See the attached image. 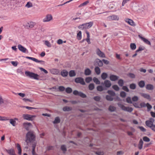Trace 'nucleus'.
I'll return each instance as SVG.
<instances>
[{
  "label": "nucleus",
  "instance_id": "nucleus-1",
  "mask_svg": "<svg viewBox=\"0 0 155 155\" xmlns=\"http://www.w3.org/2000/svg\"><path fill=\"white\" fill-rule=\"evenodd\" d=\"M35 136L33 131L28 132L26 134L25 142L28 144V143H31L35 141Z\"/></svg>",
  "mask_w": 155,
  "mask_h": 155
},
{
  "label": "nucleus",
  "instance_id": "nucleus-2",
  "mask_svg": "<svg viewBox=\"0 0 155 155\" xmlns=\"http://www.w3.org/2000/svg\"><path fill=\"white\" fill-rule=\"evenodd\" d=\"M25 75L30 78H33L35 80H39L41 79L39 78V76L35 74L34 73L31 72L30 71H26L25 72Z\"/></svg>",
  "mask_w": 155,
  "mask_h": 155
},
{
  "label": "nucleus",
  "instance_id": "nucleus-3",
  "mask_svg": "<svg viewBox=\"0 0 155 155\" xmlns=\"http://www.w3.org/2000/svg\"><path fill=\"white\" fill-rule=\"evenodd\" d=\"M118 106L121 108L122 110L124 111L131 112L133 110V109L132 108L125 107L123 104L120 103H118Z\"/></svg>",
  "mask_w": 155,
  "mask_h": 155
},
{
  "label": "nucleus",
  "instance_id": "nucleus-4",
  "mask_svg": "<svg viewBox=\"0 0 155 155\" xmlns=\"http://www.w3.org/2000/svg\"><path fill=\"white\" fill-rule=\"evenodd\" d=\"M53 19V17L51 14H48L43 19L44 22H49Z\"/></svg>",
  "mask_w": 155,
  "mask_h": 155
},
{
  "label": "nucleus",
  "instance_id": "nucleus-5",
  "mask_svg": "<svg viewBox=\"0 0 155 155\" xmlns=\"http://www.w3.org/2000/svg\"><path fill=\"white\" fill-rule=\"evenodd\" d=\"M107 18V20L109 21H118L119 19L118 16L114 15L109 16Z\"/></svg>",
  "mask_w": 155,
  "mask_h": 155
},
{
  "label": "nucleus",
  "instance_id": "nucleus-6",
  "mask_svg": "<svg viewBox=\"0 0 155 155\" xmlns=\"http://www.w3.org/2000/svg\"><path fill=\"white\" fill-rule=\"evenodd\" d=\"M75 82L77 83H80L81 84L84 85L85 84L84 79L81 77H78L75 79Z\"/></svg>",
  "mask_w": 155,
  "mask_h": 155
},
{
  "label": "nucleus",
  "instance_id": "nucleus-7",
  "mask_svg": "<svg viewBox=\"0 0 155 155\" xmlns=\"http://www.w3.org/2000/svg\"><path fill=\"white\" fill-rule=\"evenodd\" d=\"M36 117L35 115H32L28 114H24L23 115V117L25 119L29 120H32V118Z\"/></svg>",
  "mask_w": 155,
  "mask_h": 155
},
{
  "label": "nucleus",
  "instance_id": "nucleus-8",
  "mask_svg": "<svg viewBox=\"0 0 155 155\" xmlns=\"http://www.w3.org/2000/svg\"><path fill=\"white\" fill-rule=\"evenodd\" d=\"M73 94L75 95H79L82 98H85L86 97V95L82 92H79L77 90L74 91Z\"/></svg>",
  "mask_w": 155,
  "mask_h": 155
},
{
  "label": "nucleus",
  "instance_id": "nucleus-9",
  "mask_svg": "<svg viewBox=\"0 0 155 155\" xmlns=\"http://www.w3.org/2000/svg\"><path fill=\"white\" fill-rule=\"evenodd\" d=\"M154 120L151 118L150 120L146 121L145 124L148 127L150 128L153 125Z\"/></svg>",
  "mask_w": 155,
  "mask_h": 155
},
{
  "label": "nucleus",
  "instance_id": "nucleus-10",
  "mask_svg": "<svg viewBox=\"0 0 155 155\" xmlns=\"http://www.w3.org/2000/svg\"><path fill=\"white\" fill-rule=\"evenodd\" d=\"M140 94L142 97L149 101L151 100L150 96L148 94L141 93H140Z\"/></svg>",
  "mask_w": 155,
  "mask_h": 155
},
{
  "label": "nucleus",
  "instance_id": "nucleus-11",
  "mask_svg": "<svg viewBox=\"0 0 155 155\" xmlns=\"http://www.w3.org/2000/svg\"><path fill=\"white\" fill-rule=\"evenodd\" d=\"M96 53L97 55L101 57H105V56L104 54L102 52L99 48H97L96 50Z\"/></svg>",
  "mask_w": 155,
  "mask_h": 155
},
{
  "label": "nucleus",
  "instance_id": "nucleus-12",
  "mask_svg": "<svg viewBox=\"0 0 155 155\" xmlns=\"http://www.w3.org/2000/svg\"><path fill=\"white\" fill-rule=\"evenodd\" d=\"M125 21L129 25L133 26H135V23L134 21L131 19L129 18H126L125 19Z\"/></svg>",
  "mask_w": 155,
  "mask_h": 155
},
{
  "label": "nucleus",
  "instance_id": "nucleus-13",
  "mask_svg": "<svg viewBox=\"0 0 155 155\" xmlns=\"http://www.w3.org/2000/svg\"><path fill=\"white\" fill-rule=\"evenodd\" d=\"M139 37L146 44L151 45L150 42L147 39L145 38H144L142 37L140 35H138Z\"/></svg>",
  "mask_w": 155,
  "mask_h": 155
},
{
  "label": "nucleus",
  "instance_id": "nucleus-14",
  "mask_svg": "<svg viewBox=\"0 0 155 155\" xmlns=\"http://www.w3.org/2000/svg\"><path fill=\"white\" fill-rule=\"evenodd\" d=\"M18 47L19 50L21 51L23 53H26L27 51L28 52L27 50L25 48H24L23 46H22L21 45H18Z\"/></svg>",
  "mask_w": 155,
  "mask_h": 155
},
{
  "label": "nucleus",
  "instance_id": "nucleus-15",
  "mask_svg": "<svg viewBox=\"0 0 155 155\" xmlns=\"http://www.w3.org/2000/svg\"><path fill=\"white\" fill-rule=\"evenodd\" d=\"M24 127L27 130H28L30 128L31 126L32 125L30 123H24L23 124Z\"/></svg>",
  "mask_w": 155,
  "mask_h": 155
},
{
  "label": "nucleus",
  "instance_id": "nucleus-16",
  "mask_svg": "<svg viewBox=\"0 0 155 155\" xmlns=\"http://www.w3.org/2000/svg\"><path fill=\"white\" fill-rule=\"evenodd\" d=\"M26 58L27 59H31L36 62H40L41 63H44V61L42 60H38L37 59L29 57H26Z\"/></svg>",
  "mask_w": 155,
  "mask_h": 155
},
{
  "label": "nucleus",
  "instance_id": "nucleus-17",
  "mask_svg": "<svg viewBox=\"0 0 155 155\" xmlns=\"http://www.w3.org/2000/svg\"><path fill=\"white\" fill-rule=\"evenodd\" d=\"M50 72L54 74H57L59 73V71L58 69L53 68L50 70Z\"/></svg>",
  "mask_w": 155,
  "mask_h": 155
},
{
  "label": "nucleus",
  "instance_id": "nucleus-18",
  "mask_svg": "<svg viewBox=\"0 0 155 155\" xmlns=\"http://www.w3.org/2000/svg\"><path fill=\"white\" fill-rule=\"evenodd\" d=\"M104 84L105 86L107 87H109L111 85V84L110 81L108 80H106L104 81V83L102 84Z\"/></svg>",
  "mask_w": 155,
  "mask_h": 155
},
{
  "label": "nucleus",
  "instance_id": "nucleus-19",
  "mask_svg": "<svg viewBox=\"0 0 155 155\" xmlns=\"http://www.w3.org/2000/svg\"><path fill=\"white\" fill-rule=\"evenodd\" d=\"M93 25V23L91 22L84 24V25L85 26V29H88L90 28Z\"/></svg>",
  "mask_w": 155,
  "mask_h": 155
},
{
  "label": "nucleus",
  "instance_id": "nucleus-20",
  "mask_svg": "<svg viewBox=\"0 0 155 155\" xmlns=\"http://www.w3.org/2000/svg\"><path fill=\"white\" fill-rule=\"evenodd\" d=\"M146 88L148 90H152L153 89L154 87L153 85L149 84L146 85Z\"/></svg>",
  "mask_w": 155,
  "mask_h": 155
},
{
  "label": "nucleus",
  "instance_id": "nucleus-21",
  "mask_svg": "<svg viewBox=\"0 0 155 155\" xmlns=\"http://www.w3.org/2000/svg\"><path fill=\"white\" fill-rule=\"evenodd\" d=\"M118 78V76L114 75H112L110 76V79L113 81H115L117 80Z\"/></svg>",
  "mask_w": 155,
  "mask_h": 155
},
{
  "label": "nucleus",
  "instance_id": "nucleus-22",
  "mask_svg": "<svg viewBox=\"0 0 155 155\" xmlns=\"http://www.w3.org/2000/svg\"><path fill=\"white\" fill-rule=\"evenodd\" d=\"M6 151L10 155H16L13 149H11L9 150H6Z\"/></svg>",
  "mask_w": 155,
  "mask_h": 155
},
{
  "label": "nucleus",
  "instance_id": "nucleus-23",
  "mask_svg": "<svg viewBox=\"0 0 155 155\" xmlns=\"http://www.w3.org/2000/svg\"><path fill=\"white\" fill-rule=\"evenodd\" d=\"M68 74V72L65 70H64L61 72V74L63 77L67 76Z\"/></svg>",
  "mask_w": 155,
  "mask_h": 155
},
{
  "label": "nucleus",
  "instance_id": "nucleus-24",
  "mask_svg": "<svg viewBox=\"0 0 155 155\" xmlns=\"http://www.w3.org/2000/svg\"><path fill=\"white\" fill-rule=\"evenodd\" d=\"M143 143L142 140L140 139L138 145V147L139 149L141 150L142 149Z\"/></svg>",
  "mask_w": 155,
  "mask_h": 155
},
{
  "label": "nucleus",
  "instance_id": "nucleus-25",
  "mask_svg": "<svg viewBox=\"0 0 155 155\" xmlns=\"http://www.w3.org/2000/svg\"><path fill=\"white\" fill-rule=\"evenodd\" d=\"M72 108L70 107L65 106L63 108V110L64 111H69L71 110Z\"/></svg>",
  "mask_w": 155,
  "mask_h": 155
},
{
  "label": "nucleus",
  "instance_id": "nucleus-26",
  "mask_svg": "<svg viewBox=\"0 0 155 155\" xmlns=\"http://www.w3.org/2000/svg\"><path fill=\"white\" fill-rule=\"evenodd\" d=\"M91 73V71L89 68H87L84 71V74L86 75H89Z\"/></svg>",
  "mask_w": 155,
  "mask_h": 155
},
{
  "label": "nucleus",
  "instance_id": "nucleus-27",
  "mask_svg": "<svg viewBox=\"0 0 155 155\" xmlns=\"http://www.w3.org/2000/svg\"><path fill=\"white\" fill-rule=\"evenodd\" d=\"M145 84L144 81H140L138 83V85L141 88L143 87L144 85Z\"/></svg>",
  "mask_w": 155,
  "mask_h": 155
},
{
  "label": "nucleus",
  "instance_id": "nucleus-28",
  "mask_svg": "<svg viewBox=\"0 0 155 155\" xmlns=\"http://www.w3.org/2000/svg\"><path fill=\"white\" fill-rule=\"evenodd\" d=\"M69 75L71 77H73L76 75V74L74 71L71 70L69 72Z\"/></svg>",
  "mask_w": 155,
  "mask_h": 155
},
{
  "label": "nucleus",
  "instance_id": "nucleus-29",
  "mask_svg": "<svg viewBox=\"0 0 155 155\" xmlns=\"http://www.w3.org/2000/svg\"><path fill=\"white\" fill-rule=\"evenodd\" d=\"M60 122V119L59 117H56L54 120V121L53 122V123L54 124H56L59 123Z\"/></svg>",
  "mask_w": 155,
  "mask_h": 155
},
{
  "label": "nucleus",
  "instance_id": "nucleus-30",
  "mask_svg": "<svg viewBox=\"0 0 155 155\" xmlns=\"http://www.w3.org/2000/svg\"><path fill=\"white\" fill-rule=\"evenodd\" d=\"M96 62L97 63L98 65L100 67L102 66L103 65V63L102 61H101L100 60L97 59L96 60Z\"/></svg>",
  "mask_w": 155,
  "mask_h": 155
},
{
  "label": "nucleus",
  "instance_id": "nucleus-31",
  "mask_svg": "<svg viewBox=\"0 0 155 155\" xmlns=\"http://www.w3.org/2000/svg\"><path fill=\"white\" fill-rule=\"evenodd\" d=\"M43 41L44 42L45 44L48 47L50 48L51 47V44L48 41Z\"/></svg>",
  "mask_w": 155,
  "mask_h": 155
},
{
  "label": "nucleus",
  "instance_id": "nucleus-32",
  "mask_svg": "<svg viewBox=\"0 0 155 155\" xmlns=\"http://www.w3.org/2000/svg\"><path fill=\"white\" fill-rule=\"evenodd\" d=\"M77 38L78 40H80L82 38L81 31H79L77 34Z\"/></svg>",
  "mask_w": 155,
  "mask_h": 155
},
{
  "label": "nucleus",
  "instance_id": "nucleus-33",
  "mask_svg": "<svg viewBox=\"0 0 155 155\" xmlns=\"http://www.w3.org/2000/svg\"><path fill=\"white\" fill-rule=\"evenodd\" d=\"M108 110L111 112L114 111L116 110V108L112 105H110L108 108Z\"/></svg>",
  "mask_w": 155,
  "mask_h": 155
},
{
  "label": "nucleus",
  "instance_id": "nucleus-34",
  "mask_svg": "<svg viewBox=\"0 0 155 155\" xmlns=\"http://www.w3.org/2000/svg\"><path fill=\"white\" fill-rule=\"evenodd\" d=\"M106 99L108 101H112L113 100V97L109 95H107L106 96Z\"/></svg>",
  "mask_w": 155,
  "mask_h": 155
},
{
  "label": "nucleus",
  "instance_id": "nucleus-35",
  "mask_svg": "<svg viewBox=\"0 0 155 155\" xmlns=\"http://www.w3.org/2000/svg\"><path fill=\"white\" fill-rule=\"evenodd\" d=\"M17 147L18 150V153L19 154H21V150L20 145L19 144L17 143Z\"/></svg>",
  "mask_w": 155,
  "mask_h": 155
},
{
  "label": "nucleus",
  "instance_id": "nucleus-36",
  "mask_svg": "<svg viewBox=\"0 0 155 155\" xmlns=\"http://www.w3.org/2000/svg\"><path fill=\"white\" fill-rule=\"evenodd\" d=\"M89 89L90 90H93L94 88V84L91 83L89 84L88 86Z\"/></svg>",
  "mask_w": 155,
  "mask_h": 155
},
{
  "label": "nucleus",
  "instance_id": "nucleus-37",
  "mask_svg": "<svg viewBox=\"0 0 155 155\" xmlns=\"http://www.w3.org/2000/svg\"><path fill=\"white\" fill-rule=\"evenodd\" d=\"M130 46L131 49L132 50H135L136 48V45L134 43H131Z\"/></svg>",
  "mask_w": 155,
  "mask_h": 155
},
{
  "label": "nucleus",
  "instance_id": "nucleus-38",
  "mask_svg": "<svg viewBox=\"0 0 155 155\" xmlns=\"http://www.w3.org/2000/svg\"><path fill=\"white\" fill-rule=\"evenodd\" d=\"M107 93L110 95V96L114 97L115 95V93L113 91L111 90H108L107 91Z\"/></svg>",
  "mask_w": 155,
  "mask_h": 155
},
{
  "label": "nucleus",
  "instance_id": "nucleus-39",
  "mask_svg": "<svg viewBox=\"0 0 155 155\" xmlns=\"http://www.w3.org/2000/svg\"><path fill=\"white\" fill-rule=\"evenodd\" d=\"M95 71L96 74L98 75L100 73V70L98 67H96L95 68Z\"/></svg>",
  "mask_w": 155,
  "mask_h": 155
},
{
  "label": "nucleus",
  "instance_id": "nucleus-40",
  "mask_svg": "<svg viewBox=\"0 0 155 155\" xmlns=\"http://www.w3.org/2000/svg\"><path fill=\"white\" fill-rule=\"evenodd\" d=\"M89 1H87L86 2H85L84 3L81 4L78 6L79 7H82L83 6H84L86 5L87 4H88L89 3Z\"/></svg>",
  "mask_w": 155,
  "mask_h": 155
},
{
  "label": "nucleus",
  "instance_id": "nucleus-41",
  "mask_svg": "<svg viewBox=\"0 0 155 155\" xmlns=\"http://www.w3.org/2000/svg\"><path fill=\"white\" fill-rule=\"evenodd\" d=\"M10 123L13 126H15L16 125V121L15 120H13L12 119H10Z\"/></svg>",
  "mask_w": 155,
  "mask_h": 155
},
{
  "label": "nucleus",
  "instance_id": "nucleus-42",
  "mask_svg": "<svg viewBox=\"0 0 155 155\" xmlns=\"http://www.w3.org/2000/svg\"><path fill=\"white\" fill-rule=\"evenodd\" d=\"M107 76V74L105 73H103L101 74V77L102 79L103 80L105 79Z\"/></svg>",
  "mask_w": 155,
  "mask_h": 155
},
{
  "label": "nucleus",
  "instance_id": "nucleus-43",
  "mask_svg": "<svg viewBox=\"0 0 155 155\" xmlns=\"http://www.w3.org/2000/svg\"><path fill=\"white\" fill-rule=\"evenodd\" d=\"M93 81L94 82L96 83V84H100V81L98 80V79L95 78V77H94L93 78Z\"/></svg>",
  "mask_w": 155,
  "mask_h": 155
},
{
  "label": "nucleus",
  "instance_id": "nucleus-44",
  "mask_svg": "<svg viewBox=\"0 0 155 155\" xmlns=\"http://www.w3.org/2000/svg\"><path fill=\"white\" fill-rule=\"evenodd\" d=\"M92 80V78L91 77H88L86 78L85 79V81L87 83H90Z\"/></svg>",
  "mask_w": 155,
  "mask_h": 155
},
{
  "label": "nucleus",
  "instance_id": "nucleus-45",
  "mask_svg": "<svg viewBox=\"0 0 155 155\" xmlns=\"http://www.w3.org/2000/svg\"><path fill=\"white\" fill-rule=\"evenodd\" d=\"M97 90L99 91H102L104 90V88L101 86H98L97 87Z\"/></svg>",
  "mask_w": 155,
  "mask_h": 155
},
{
  "label": "nucleus",
  "instance_id": "nucleus-46",
  "mask_svg": "<svg viewBox=\"0 0 155 155\" xmlns=\"http://www.w3.org/2000/svg\"><path fill=\"white\" fill-rule=\"evenodd\" d=\"M130 87L131 89H135L136 88V85L134 84H131L130 85Z\"/></svg>",
  "mask_w": 155,
  "mask_h": 155
},
{
  "label": "nucleus",
  "instance_id": "nucleus-47",
  "mask_svg": "<svg viewBox=\"0 0 155 155\" xmlns=\"http://www.w3.org/2000/svg\"><path fill=\"white\" fill-rule=\"evenodd\" d=\"M118 83L120 86H122L124 84V81L122 79H120L119 80Z\"/></svg>",
  "mask_w": 155,
  "mask_h": 155
},
{
  "label": "nucleus",
  "instance_id": "nucleus-48",
  "mask_svg": "<svg viewBox=\"0 0 155 155\" xmlns=\"http://www.w3.org/2000/svg\"><path fill=\"white\" fill-rule=\"evenodd\" d=\"M72 91V89L69 87L67 88L66 89V92L68 93H70Z\"/></svg>",
  "mask_w": 155,
  "mask_h": 155
},
{
  "label": "nucleus",
  "instance_id": "nucleus-49",
  "mask_svg": "<svg viewBox=\"0 0 155 155\" xmlns=\"http://www.w3.org/2000/svg\"><path fill=\"white\" fill-rule=\"evenodd\" d=\"M25 6L28 8H29L32 7L33 5L30 2H28L26 4Z\"/></svg>",
  "mask_w": 155,
  "mask_h": 155
},
{
  "label": "nucleus",
  "instance_id": "nucleus-50",
  "mask_svg": "<svg viewBox=\"0 0 155 155\" xmlns=\"http://www.w3.org/2000/svg\"><path fill=\"white\" fill-rule=\"evenodd\" d=\"M138 97L137 96H134L132 98V101L134 102L137 101H138Z\"/></svg>",
  "mask_w": 155,
  "mask_h": 155
},
{
  "label": "nucleus",
  "instance_id": "nucleus-51",
  "mask_svg": "<svg viewBox=\"0 0 155 155\" xmlns=\"http://www.w3.org/2000/svg\"><path fill=\"white\" fill-rule=\"evenodd\" d=\"M93 98L95 101H98L100 100L101 98L99 96H96L94 97Z\"/></svg>",
  "mask_w": 155,
  "mask_h": 155
},
{
  "label": "nucleus",
  "instance_id": "nucleus-52",
  "mask_svg": "<svg viewBox=\"0 0 155 155\" xmlns=\"http://www.w3.org/2000/svg\"><path fill=\"white\" fill-rule=\"evenodd\" d=\"M61 149L64 152H65L67 150L66 147L64 145H62L61 146Z\"/></svg>",
  "mask_w": 155,
  "mask_h": 155
},
{
  "label": "nucleus",
  "instance_id": "nucleus-53",
  "mask_svg": "<svg viewBox=\"0 0 155 155\" xmlns=\"http://www.w3.org/2000/svg\"><path fill=\"white\" fill-rule=\"evenodd\" d=\"M113 88L116 91H118L119 90V88L117 85H114L112 86Z\"/></svg>",
  "mask_w": 155,
  "mask_h": 155
},
{
  "label": "nucleus",
  "instance_id": "nucleus-54",
  "mask_svg": "<svg viewBox=\"0 0 155 155\" xmlns=\"http://www.w3.org/2000/svg\"><path fill=\"white\" fill-rule=\"evenodd\" d=\"M143 141L145 142H148L150 141V139L147 137L145 136L143 137Z\"/></svg>",
  "mask_w": 155,
  "mask_h": 155
},
{
  "label": "nucleus",
  "instance_id": "nucleus-55",
  "mask_svg": "<svg viewBox=\"0 0 155 155\" xmlns=\"http://www.w3.org/2000/svg\"><path fill=\"white\" fill-rule=\"evenodd\" d=\"M65 90V88L64 87L62 86H60L59 87L58 90V91H63Z\"/></svg>",
  "mask_w": 155,
  "mask_h": 155
},
{
  "label": "nucleus",
  "instance_id": "nucleus-56",
  "mask_svg": "<svg viewBox=\"0 0 155 155\" xmlns=\"http://www.w3.org/2000/svg\"><path fill=\"white\" fill-rule=\"evenodd\" d=\"M146 106V104L144 102L141 103L140 104V108H141L143 107H145Z\"/></svg>",
  "mask_w": 155,
  "mask_h": 155
},
{
  "label": "nucleus",
  "instance_id": "nucleus-57",
  "mask_svg": "<svg viewBox=\"0 0 155 155\" xmlns=\"http://www.w3.org/2000/svg\"><path fill=\"white\" fill-rule=\"evenodd\" d=\"M120 96L122 97H124L126 96V93L124 91H122L120 93Z\"/></svg>",
  "mask_w": 155,
  "mask_h": 155
},
{
  "label": "nucleus",
  "instance_id": "nucleus-58",
  "mask_svg": "<svg viewBox=\"0 0 155 155\" xmlns=\"http://www.w3.org/2000/svg\"><path fill=\"white\" fill-rule=\"evenodd\" d=\"M126 101L127 102L131 104L132 103V101L131 100V99L130 97H128L126 99Z\"/></svg>",
  "mask_w": 155,
  "mask_h": 155
},
{
  "label": "nucleus",
  "instance_id": "nucleus-59",
  "mask_svg": "<svg viewBox=\"0 0 155 155\" xmlns=\"http://www.w3.org/2000/svg\"><path fill=\"white\" fill-rule=\"evenodd\" d=\"M146 106L147 107L148 111H149L152 108V106L148 103H147Z\"/></svg>",
  "mask_w": 155,
  "mask_h": 155
},
{
  "label": "nucleus",
  "instance_id": "nucleus-60",
  "mask_svg": "<svg viewBox=\"0 0 155 155\" xmlns=\"http://www.w3.org/2000/svg\"><path fill=\"white\" fill-rule=\"evenodd\" d=\"M39 68L41 71H43L45 74H47L48 73V71L43 68L40 67Z\"/></svg>",
  "mask_w": 155,
  "mask_h": 155
},
{
  "label": "nucleus",
  "instance_id": "nucleus-61",
  "mask_svg": "<svg viewBox=\"0 0 155 155\" xmlns=\"http://www.w3.org/2000/svg\"><path fill=\"white\" fill-rule=\"evenodd\" d=\"M4 103V100L2 97L0 95V105L3 104Z\"/></svg>",
  "mask_w": 155,
  "mask_h": 155
},
{
  "label": "nucleus",
  "instance_id": "nucleus-62",
  "mask_svg": "<svg viewBox=\"0 0 155 155\" xmlns=\"http://www.w3.org/2000/svg\"><path fill=\"white\" fill-rule=\"evenodd\" d=\"M144 49V47L140 46L139 47L138 49H137V50H136V52H137L139 51H142V50H143Z\"/></svg>",
  "mask_w": 155,
  "mask_h": 155
},
{
  "label": "nucleus",
  "instance_id": "nucleus-63",
  "mask_svg": "<svg viewBox=\"0 0 155 155\" xmlns=\"http://www.w3.org/2000/svg\"><path fill=\"white\" fill-rule=\"evenodd\" d=\"M8 119L6 117H2L0 116V120H8Z\"/></svg>",
  "mask_w": 155,
  "mask_h": 155
},
{
  "label": "nucleus",
  "instance_id": "nucleus-64",
  "mask_svg": "<svg viewBox=\"0 0 155 155\" xmlns=\"http://www.w3.org/2000/svg\"><path fill=\"white\" fill-rule=\"evenodd\" d=\"M96 153L98 155H103L104 154L103 151H99L96 152Z\"/></svg>",
  "mask_w": 155,
  "mask_h": 155
}]
</instances>
